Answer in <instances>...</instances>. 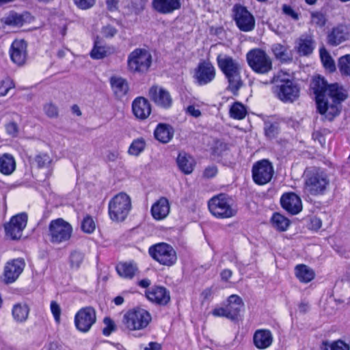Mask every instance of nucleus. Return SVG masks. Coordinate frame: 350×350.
Listing matches in <instances>:
<instances>
[{
	"mask_svg": "<svg viewBox=\"0 0 350 350\" xmlns=\"http://www.w3.org/2000/svg\"><path fill=\"white\" fill-rule=\"evenodd\" d=\"M310 88L315 95L319 113L329 121L339 115L341 103L347 96L342 86L338 83L328 84L323 77L316 76L311 81Z\"/></svg>",
	"mask_w": 350,
	"mask_h": 350,
	"instance_id": "nucleus-1",
	"label": "nucleus"
},
{
	"mask_svg": "<svg viewBox=\"0 0 350 350\" xmlns=\"http://www.w3.org/2000/svg\"><path fill=\"white\" fill-rule=\"evenodd\" d=\"M218 68L227 79L228 90L233 94H237L243 83L241 72L242 65L241 62L226 54H219L217 57Z\"/></svg>",
	"mask_w": 350,
	"mask_h": 350,
	"instance_id": "nucleus-2",
	"label": "nucleus"
},
{
	"mask_svg": "<svg viewBox=\"0 0 350 350\" xmlns=\"http://www.w3.org/2000/svg\"><path fill=\"white\" fill-rule=\"evenodd\" d=\"M330 183L327 174L319 168L308 169L305 172L304 190L312 196L323 195Z\"/></svg>",
	"mask_w": 350,
	"mask_h": 350,
	"instance_id": "nucleus-3",
	"label": "nucleus"
},
{
	"mask_svg": "<svg viewBox=\"0 0 350 350\" xmlns=\"http://www.w3.org/2000/svg\"><path fill=\"white\" fill-rule=\"evenodd\" d=\"M151 321L152 316L148 310L135 308L124 314L122 324L129 331H139L146 328Z\"/></svg>",
	"mask_w": 350,
	"mask_h": 350,
	"instance_id": "nucleus-4",
	"label": "nucleus"
},
{
	"mask_svg": "<svg viewBox=\"0 0 350 350\" xmlns=\"http://www.w3.org/2000/svg\"><path fill=\"white\" fill-rule=\"evenodd\" d=\"M246 60L250 68L257 74L267 75L273 68L271 58L258 48L250 50L246 54Z\"/></svg>",
	"mask_w": 350,
	"mask_h": 350,
	"instance_id": "nucleus-5",
	"label": "nucleus"
},
{
	"mask_svg": "<svg viewBox=\"0 0 350 350\" xmlns=\"http://www.w3.org/2000/svg\"><path fill=\"white\" fill-rule=\"evenodd\" d=\"M131 209V200L125 193H119L108 204L109 215L113 221H122Z\"/></svg>",
	"mask_w": 350,
	"mask_h": 350,
	"instance_id": "nucleus-6",
	"label": "nucleus"
},
{
	"mask_svg": "<svg viewBox=\"0 0 350 350\" xmlns=\"http://www.w3.org/2000/svg\"><path fill=\"white\" fill-rule=\"evenodd\" d=\"M208 206L211 214L219 219L232 217L237 212L232 206L231 199L223 193L211 198L208 202Z\"/></svg>",
	"mask_w": 350,
	"mask_h": 350,
	"instance_id": "nucleus-7",
	"label": "nucleus"
},
{
	"mask_svg": "<svg viewBox=\"0 0 350 350\" xmlns=\"http://www.w3.org/2000/svg\"><path fill=\"white\" fill-rule=\"evenodd\" d=\"M151 64L152 55L148 51L144 49H136L128 56L127 67L132 73H146L149 70Z\"/></svg>",
	"mask_w": 350,
	"mask_h": 350,
	"instance_id": "nucleus-8",
	"label": "nucleus"
},
{
	"mask_svg": "<svg viewBox=\"0 0 350 350\" xmlns=\"http://www.w3.org/2000/svg\"><path fill=\"white\" fill-rule=\"evenodd\" d=\"M72 225L62 218L51 221L49 225V236L51 243L60 244L70 240L72 234Z\"/></svg>",
	"mask_w": 350,
	"mask_h": 350,
	"instance_id": "nucleus-9",
	"label": "nucleus"
},
{
	"mask_svg": "<svg viewBox=\"0 0 350 350\" xmlns=\"http://www.w3.org/2000/svg\"><path fill=\"white\" fill-rule=\"evenodd\" d=\"M148 253L154 260L164 266H172L177 260L175 250L166 243H159L150 246Z\"/></svg>",
	"mask_w": 350,
	"mask_h": 350,
	"instance_id": "nucleus-10",
	"label": "nucleus"
},
{
	"mask_svg": "<svg viewBox=\"0 0 350 350\" xmlns=\"http://www.w3.org/2000/svg\"><path fill=\"white\" fill-rule=\"evenodd\" d=\"M274 174L273 167L267 159L260 160L252 167V178L255 183L263 185L271 181Z\"/></svg>",
	"mask_w": 350,
	"mask_h": 350,
	"instance_id": "nucleus-11",
	"label": "nucleus"
},
{
	"mask_svg": "<svg viewBox=\"0 0 350 350\" xmlns=\"http://www.w3.org/2000/svg\"><path fill=\"white\" fill-rule=\"evenodd\" d=\"M275 96L284 103H293L299 96V88L294 81L279 84L273 87Z\"/></svg>",
	"mask_w": 350,
	"mask_h": 350,
	"instance_id": "nucleus-12",
	"label": "nucleus"
},
{
	"mask_svg": "<svg viewBox=\"0 0 350 350\" xmlns=\"http://www.w3.org/2000/svg\"><path fill=\"white\" fill-rule=\"evenodd\" d=\"M27 215L25 213L13 216L10 221L4 226L6 236L13 240L21 239L23 231L27 226Z\"/></svg>",
	"mask_w": 350,
	"mask_h": 350,
	"instance_id": "nucleus-13",
	"label": "nucleus"
},
{
	"mask_svg": "<svg viewBox=\"0 0 350 350\" xmlns=\"http://www.w3.org/2000/svg\"><path fill=\"white\" fill-rule=\"evenodd\" d=\"M234 21L239 29L245 32L251 31L255 27V19L253 15L241 5H235L234 8Z\"/></svg>",
	"mask_w": 350,
	"mask_h": 350,
	"instance_id": "nucleus-14",
	"label": "nucleus"
},
{
	"mask_svg": "<svg viewBox=\"0 0 350 350\" xmlns=\"http://www.w3.org/2000/svg\"><path fill=\"white\" fill-rule=\"evenodd\" d=\"M216 70L210 62H200L196 69L194 78L199 85H206L214 80Z\"/></svg>",
	"mask_w": 350,
	"mask_h": 350,
	"instance_id": "nucleus-15",
	"label": "nucleus"
},
{
	"mask_svg": "<svg viewBox=\"0 0 350 350\" xmlns=\"http://www.w3.org/2000/svg\"><path fill=\"white\" fill-rule=\"evenodd\" d=\"M25 262L22 258L11 260L5 264L3 270V281L6 284L14 282L22 273Z\"/></svg>",
	"mask_w": 350,
	"mask_h": 350,
	"instance_id": "nucleus-16",
	"label": "nucleus"
},
{
	"mask_svg": "<svg viewBox=\"0 0 350 350\" xmlns=\"http://www.w3.org/2000/svg\"><path fill=\"white\" fill-rule=\"evenodd\" d=\"M27 43L23 40H15L10 49L12 61L17 65H23L27 57Z\"/></svg>",
	"mask_w": 350,
	"mask_h": 350,
	"instance_id": "nucleus-17",
	"label": "nucleus"
},
{
	"mask_svg": "<svg viewBox=\"0 0 350 350\" xmlns=\"http://www.w3.org/2000/svg\"><path fill=\"white\" fill-rule=\"evenodd\" d=\"M149 96L154 103L163 108H169L172 104L170 93L159 86H152L149 90Z\"/></svg>",
	"mask_w": 350,
	"mask_h": 350,
	"instance_id": "nucleus-18",
	"label": "nucleus"
},
{
	"mask_svg": "<svg viewBox=\"0 0 350 350\" xmlns=\"http://www.w3.org/2000/svg\"><path fill=\"white\" fill-rule=\"evenodd\" d=\"M280 202L283 208L292 215H296L302 210L301 200L294 193L283 194L281 197Z\"/></svg>",
	"mask_w": 350,
	"mask_h": 350,
	"instance_id": "nucleus-19",
	"label": "nucleus"
},
{
	"mask_svg": "<svg viewBox=\"0 0 350 350\" xmlns=\"http://www.w3.org/2000/svg\"><path fill=\"white\" fill-rule=\"evenodd\" d=\"M147 298L152 302L165 305L170 300V292L163 286H154L146 291Z\"/></svg>",
	"mask_w": 350,
	"mask_h": 350,
	"instance_id": "nucleus-20",
	"label": "nucleus"
},
{
	"mask_svg": "<svg viewBox=\"0 0 350 350\" xmlns=\"http://www.w3.org/2000/svg\"><path fill=\"white\" fill-rule=\"evenodd\" d=\"M132 109L135 116L140 120L146 119L151 113L150 104L144 97H137L133 101Z\"/></svg>",
	"mask_w": 350,
	"mask_h": 350,
	"instance_id": "nucleus-21",
	"label": "nucleus"
},
{
	"mask_svg": "<svg viewBox=\"0 0 350 350\" xmlns=\"http://www.w3.org/2000/svg\"><path fill=\"white\" fill-rule=\"evenodd\" d=\"M153 9L162 14H169L180 8V0H152Z\"/></svg>",
	"mask_w": 350,
	"mask_h": 350,
	"instance_id": "nucleus-22",
	"label": "nucleus"
},
{
	"mask_svg": "<svg viewBox=\"0 0 350 350\" xmlns=\"http://www.w3.org/2000/svg\"><path fill=\"white\" fill-rule=\"evenodd\" d=\"M151 214L156 220H162L167 217L170 211L169 200L161 197L156 201L151 207Z\"/></svg>",
	"mask_w": 350,
	"mask_h": 350,
	"instance_id": "nucleus-23",
	"label": "nucleus"
},
{
	"mask_svg": "<svg viewBox=\"0 0 350 350\" xmlns=\"http://www.w3.org/2000/svg\"><path fill=\"white\" fill-rule=\"evenodd\" d=\"M273 340V335L269 329H257L253 336L254 345L258 349H267L271 345Z\"/></svg>",
	"mask_w": 350,
	"mask_h": 350,
	"instance_id": "nucleus-24",
	"label": "nucleus"
},
{
	"mask_svg": "<svg viewBox=\"0 0 350 350\" xmlns=\"http://www.w3.org/2000/svg\"><path fill=\"white\" fill-rule=\"evenodd\" d=\"M349 32L347 27L338 25L334 27L327 35V42L332 46H337L348 40Z\"/></svg>",
	"mask_w": 350,
	"mask_h": 350,
	"instance_id": "nucleus-25",
	"label": "nucleus"
},
{
	"mask_svg": "<svg viewBox=\"0 0 350 350\" xmlns=\"http://www.w3.org/2000/svg\"><path fill=\"white\" fill-rule=\"evenodd\" d=\"M110 84L115 96L120 99L125 96L129 90V85L126 79L118 76L110 78Z\"/></svg>",
	"mask_w": 350,
	"mask_h": 350,
	"instance_id": "nucleus-26",
	"label": "nucleus"
},
{
	"mask_svg": "<svg viewBox=\"0 0 350 350\" xmlns=\"http://www.w3.org/2000/svg\"><path fill=\"white\" fill-rule=\"evenodd\" d=\"M174 133L173 127L165 123L159 124L154 132L155 138L163 144L168 143L173 138Z\"/></svg>",
	"mask_w": 350,
	"mask_h": 350,
	"instance_id": "nucleus-27",
	"label": "nucleus"
},
{
	"mask_svg": "<svg viewBox=\"0 0 350 350\" xmlns=\"http://www.w3.org/2000/svg\"><path fill=\"white\" fill-rule=\"evenodd\" d=\"M29 14L27 13L18 14L12 12L2 18V22L12 27H21L27 22Z\"/></svg>",
	"mask_w": 350,
	"mask_h": 350,
	"instance_id": "nucleus-28",
	"label": "nucleus"
},
{
	"mask_svg": "<svg viewBox=\"0 0 350 350\" xmlns=\"http://www.w3.org/2000/svg\"><path fill=\"white\" fill-rule=\"evenodd\" d=\"M16 170V161L14 157L8 153L0 156V172L4 175H10Z\"/></svg>",
	"mask_w": 350,
	"mask_h": 350,
	"instance_id": "nucleus-29",
	"label": "nucleus"
},
{
	"mask_svg": "<svg viewBox=\"0 0 350 350\" xmlns=\"http://www.w3.org/2000/svg\"><path fill=\"white\" fill-rule=\"evenodd\" d=\"M176 161L179 169L183 173L189 174L193 172L195 161L189 154L186 152H180Z\"/></svg>",
	"mask_w": 350,
	"mask_h": 350,
	"instance_id": "nucleus-30",
	"label": "nucleus"
},
{
	"mask_svg": "<svg viewBox=\"0 0 350 350\" xmlns=\"http://www.w3.org/2000/svg\"><path fill=\"white\" fill-rule=\"evenodd\" d=\"M295 274L298 280L303 283L312 281L315 275L314 271L308 266L301 264L295 267Z\"/></svg>",
	"mask_w": 350,
	"mask_h": 350,
	"instance_id": "nucleus-31",
	"label": "nucleus"
},
{
	"mask_svg": "<svg viewBox=\"0 0 350 350\" xmlns=\"http://www.w3.org/2000/svg\"><path fill=\"white\" fill-rule=\"evenodd\" d=\"M110 53L109 49L104 44L103 40L96 37L94 46L90 52V56L94 59H101Z\"/></svg>",
	"mask_w": 350,
	"mask_h": 350,
	"instance_id": "nucleus-32",
	"label": "nucleus"
},
{
	"mask_svg": "<svg viewBox=\"0 0 350 350\" xmlns=\"http://www.w3.org/2000/svg\"><path fill=\"white\" fill-rule=\"evenodd\" d=\"M116 271L120 277L131 279L137 271V267L132 262H120L116 266Z\"/></svg>",
	"mask_w": 350,
	"mask_h": 350,
	"instance_id": "nucleus-33",
	"label": "nucleus"
},
{
	"mask_svg": "<svg viewBox=\"0 0 350 350\" xmlns=\"http://www.w3.org/2000/svg\"><path fill=\"white\" fill-rule=\"evenodd\" d=\"M29 313V308L26 304H15L12 310L14 319L18 323L26 321Z\"/></svg>",
	"mask_w": 350,
	"mask_h": 350,
	"instance_id": "nucleus-34",
	"label": "nucleus"
},
{
	"mask_svg": "<svg viewBox=\"0 0 350 350\" xmlns=\"http://www.w3.org/2000/svg\"><path fill=\"white\" fill-rule=\"evenodd\" d=\"M75 325L77 330L85 333L88 332V308L80 309L75 316Z\"/></svg>",
	"mask_w": 350,
	"mask_h": 350,
	"instance_id": "nucleus-35",
	"label": "nucleus"
},
{
	"mask_svg": "<svg viewBox=\"0 0 350 350\" xmlns=\"http://www.w3.org/2000/svg\"><path fill=\"white\" fill-rule=\"evenodd\" d=\"M228 305L226 308L228 310H232L233 309L235 310L234 319L237 318L241 310L244 307L243 301L241 297L237 295H232L228 299Z\"/></svg>",
	"mask_w": 350,
	"mask_h": 350,
	"instance_id": "nucleus-36",
	"label": "nucleus"
},
{
	"mask_svg": "<svg viewBox=\"0 0 350 350\" xmlns=\"http://www.w3.org/2000/svg\"><path fill=\"white\" fill-rule=\"evenodd\" d=\"M271 221L273 226L280 231H286L290 225V221L278 213L273 215Z\"/></svg>",
	"mask_w": 350,
	"mask_h": 350,
	"instance_id": "nucleus-37",
	"label": "nucleus"
},
{
	"mask_svg": "<svg viewBox=\"0 0 350 350\" xmlns=\"http://www.w3.org/2000/svg\"><path fill=\"white\" fill-rule=\"evenodd\" d=\"M314 49V42L310 38H300L298 41L297 50L303 55L310 54Z\"/></svg>",
	"mask_w": 350,
	"mask_h": 350,
	"instance_id": "nucleus-38",
	"label": "nucleus"
},
{
	"mask_svg": "<svg viewBox=\"0 0 350 350\" xmlns=\"http://www.w3.org/2000/svg\"><path fill=\"white\" fill-rule=\"evenodd\" d=\"M321 349L323 350H350L349 345L341 340L324 341Z\"/></svg>",
	"mask_w": 350,
	"mask_h": 350,
	"instance_id": "nucleus-39",
	"label": "nucleus"
},
{
	"mask_svg": "<svg viewBox=\"0 0 350 350\" xmlns=\"http://www.w3.org/2000/svg\"><path fill=\"white\" fill-rule=\"evenodd\" d=\"M247 111L245 106L239 102L234 103L230 109V117L236 120L243 119Z\"/></svg>",
	"mask_w": 350,
	"mask_h": 350,
	"instance_id": "nucleus-40",
	"label": "nucleus"
},
{
	"mask_svg": "<svg viewBox=\"0 0 350 350\" xmlns=\"http://www.w3.org/2000/svg\"><path fill=\"white\" fill-rule=\"evenodd\" d=\"M146 146V142L143 138H138L133 140L129 148L128 152L131 155L138 156L144 151Z\"/></svg>",
	"mask_w": 350,
	"mask_h": 350,
	"instance_id": "nucleus-41",
	"label": "nucleus"
},
{
	"mask_svg": "<svg viewBox=\"0 0 350 350\" xmlns=\"http://www.w3.org/2000/svg\"><path fill=\"white\" fill-rule=\"evenodd\" d=\"M287 81H293L291 79L290 73L281 70L273 75L270 81V83L277 85L279 84L287 83Z\"/></svg>",
	"mask_w": 350,
	"mask_h": 350,
	"instance_id": "nucleus-42",
	"label": "nucleus"
},
{
	"mask_svg": "<svg viewBox=\"0 0 350 350\" xmlns=\"http://www.w3.org/2000/svg\"><path fill=\"white\" fill-rule=\"evenodd\" d=\"M272 51L277 59L286 62L290 59L286 46L281 44H275L272 46Z\"/></svg>",
	"mask_w": 350,
	"mask_h": 350,
	"instance_id": "nucleus-43",
	"label": "nucleus"
},
{
	"mask_svg": "<svg viewBox=\"0 0 350 350\" xmlns=\"http://www.w3.org/2000/svg\"><path fill=\"white\" fill-rule=\"evenodd\" d=\"M320 57L323 66L327 69H329L330 71L335 70L334 62L326 49L323 48L320 49Z\"/></svg>",
	"mask_w": 350,
	"mask_h": 350,
	"instance_id": "nucleus-44",
	"label": "nucleus"
},
{
	"mask_svg": "<svg viewBox=\"0 0 350 350\" xmlns=\"http://www.w3.org/2000/svg\"><path fill=\"white\" fill-rule=\"evenodd\" d=\"M338 68L342 75L350 77V55H345L338 60Z\"/></svg>",
	"mask_w": 350,
	"mask_h": 350,
	"instance_id": "nucleus-45",
	"label": "nucleus"
},
{
	"mask_svg": "<svg viewBox=\"0 0 350 350\" xmlns=\"http://www.w3.org/2000/svg\"><path fill=\"white\" fill-rule=\"evenodd\" d=\"M34 161L38 167H48L52 162V159L47 153H39L34 159Z\"/></svg>",
	"mask_w": 350,
	"mask_h": 350,
	"instance_id": "nucleus-46",
	"label": "nucleus"
},
{
	"mask_svg": "<svg viewBox=\"0 0 350 350\" xmlns=\"http://www.w3.org/2000/svg\"><path fill=\"white\" fill-rule=\"evenodd\" d=\"M235 310L233 309L232 310L230 311L228 310L227 308H215L213 310L212 314L215 317H226L227 319L234 320V314H235Z\"/></svg>",
	"mask_w": 350,
	"mask_h": 350,
	"instance_id": "nucleus-47",
	"label": "nucleus"
},
{
	"mask_svg": "<svg viewBox=\"0 0 350 350\" xmlns=\"http://www.w3.org/2000/svg\"><path fill=\"white\" fill-rule=\"evenodd\" d=\"M50 310L54 318L56 324L59 325L61 322L62 308L56 301H51L50 303Z\"/></svg>",
	"mask_w": 350,
	"mask_h": 350,
	"instance_id": "nucleus-48",
	"label": "nucleus"
},
{
	"mask_svg": "<svg viewBox=\"0 0 350 350\" xmlns=\"http://www.w3.org/2000/svg\"><path fill=\"white\" fill-rule=\"evenodd\" d=\"M14 88V83L10 78L0 80V96H5Z\"/></svg>",
	"mask_w": 350,
	"mask_h": 350,
	"instance_id": "nucleus-49",
	"label": "nucleus"
},
{
	"mask_svg": "<svg viewBox=\"0 0 350 350\" xmlns=\"http://www.w3.org/2000/svg\"><path fill=\"white\" fill-rule=\"evenodd\" d=\"M311 22L313 25H315L318 27H323L326 23L325 16L321 12H312Z\"/></svg>",
	"mask_w": 350,
	"mask_h": 350,
	"instance_id": "nucleus-50",
	"label": "nucleus"
},
{
	"mask_svg": "<svg viewBox=\"0 0 350 350\" xmlns=\"http://www.w3.org/2000/svg\"><path fill=\"white\" fill-rule=\"evenodd\" d=\"M105 327L103 329V333L105 336H109L112 332L116 329V325L114 321L109 317H105L103 320Z\"/></svg>",
	"mask_w": 350,
	"mask_h": 350,
	"instance_id": "nucleus-51",
	"label": "nucleus"
},
{
	"mask_svg": "<svg viewBox=\"0 0 350 350\" xmlns=\"http://www.w3.org/2000/svg\"><path fill=\"white\" fill-rule=\"evenodd\" d=\"M264 129L266 136L269 138L274 137L278 133V126L274 124L265 123Z\"/></svg>",
	"mask_w": 350,
	"mask_h": 350,
	"instance_id": "nucleus-52",
	"label": "nucleus"
},
{
	"mask_svg": "<svg viewBox=\"0 0 350 350\" xmlns=\"http://www.w3.org/2000/svg\"><path fill=\"white\" fill-rule=\"evenodd\" d=\"M282 12L294 21H297L299 19V14L288 5L284 4L282 5Z\"/></svg>",
	"mask_w": 350,
	"mask_h": 350,
	"instance_id": "nucleus-53",
	"label": "nucleus"
},
{
	"mask_svg": "<svg viewBox=\"0 0 350 350\" xmlns=\"http://www.w3.org/2000/svg\"><path fill=\"white\" fill-rule=\"evenodd\" d=\"M45 113L50 118L56 117L58 114L57 108L51 103L46 104L44 107Z\"/></svg>",
	"mask_w": 350,
	"mask_h": 350,
	"instance_id": "nucleus-54",
	"label": "nucleus"
},
{
	"mask_svg": "<svg viewBox=\"0 0 350 350\" xmlns=\"http://www.w3.org/2000/svg\"><path fill=\"white\" fill-rule=\"evenodd\" d=\"M117 29L111 25L105 26L102 29V33L105 38H112L117 33Z\"/></svg>",
	"mask_w": 350,
	"mask_h": 350,
	"instance_id": "nucleus-55",
	"label": "nucleus"
},
{
	"mask_svg": "<svg viewBox=\"0 0 350 350\" xmlns=\"http://www.w3.org/2000/svg\"><path fill=\"white\" fill-rule=\"evenodd\" d=\"M120 158V152L118 150H111L107 152L105 159L108 161L114 162Z\"/></svg>",
	"mask_w": 350,
	"mask_h": 350,
	"instance_id": "nucleus-56",
	"label": "nucleus"
},
{
	"mask_svg": "<svg viewBox=\"0 0 350 350\" xmlns=\"http://www.w3.org/2000/svg\"><path fill=\"white\" fill-rule=\"evenodd\" d=\"M186 113L194 118H198L202 115L200 110L193 105L188 106L186 109Z\"/></svg>",
	"mask_w": 350,
	"mask_h": 350,
	"instance_id": "nucleus-57",
	"label": "nucleus"
},
{
	"mask_svg": "<svg viewBox=\"0 0 350 350\" xmlns=\"http://www.w3.org/2000/svg\"><path fill=\"white\" fill-rule=\"evenodd\" d=\"M5 129L7 133L10 135L14 136L18 133V126L14 122H10L6 124Z\"/></svg>",
	"mask_w": 350,
	"mask_h": 350,
	"instance_id": "nucleus-58",
	"label": "nucleus"
},
{
	"mask_svg": "<svg viewBox=\"0 0 350 350\" xmlns=\"http://www.w3.org/2000/svg\"><path fill=\"white\" fill-rule=\"evenodd\" d=\"M217 173L215 166H209L204 170V176L208 178L214 177Z\"/></svg>",
	"mask_w": 350,
	"mask_h": 350,
	"instance_id": "nucleus-59",
	"label": "nucleus"
},
{
	"mask_svg": "<svg viewBox=\"0 0 350 350\" xmlns=\"http://www.w3.org/2000/svg\"><path fill=\"white\" fill-rule=\"evenodd\" d=\"M310 225L312 230H317L321 228L322 222L319 218L314 217L311 219Z\"/></svg>",
	"mask_w": 350,
	"mask_h": 350,
	"instance_id": "nucleus-60",
	"label": "nucleus"
},
{
	"mask_svg": "<svg viewBox=\"0 0 350 350\" xmlns=\"http://www.w3.org/2000/svg\"><path fill=\"white\" fill-rule=\"evenodd\" d=\"M118 0H107V6L109 11H114L118 9Z\"/></svg>",
	"mask_w": 350,
	"mask_h": 350,
	"instance_id": "nucleus-61",
	"label": "nucleus"
},
{
	"mask_svg": "<svg viewBox=\"0 0 350 350\" xmlns=\"http://www.w3.org/2000/svg\"><path fill=\"white\" fill-rule=\"evenodd\" d=\"M312 137L315 141H318L322 146L325 143V137L318 131L313 133Z\"/></svg>",
	"mask_w": 350,
	"mask_h": 350,
	"instance_id": "nucleus-62",
	"label": "nucleus"
},
{
	"mask_svg": "<svg viewBox=\"0 0 350 350\" xmlns=\"http://www.w3.org/2000/svg\"><path fill=\"white\" fill-rule=\"evenodd\" d=\"M161 346L156 342H150L145 348L144 350H160Z\"/></svg>",
	"mask_w": 350,
	"mask_h": 350,
	"instance_id": "nucleus-63",
	"label": "nucleus"
},
{
	"mask_svg": "<svg viewBox=\"0 0 350 350\" xmlns=\"http://www.w3.org/2000/svg\"><path fill=\"white\" fill-rule=\"evenodd\" d=\"M74 2L78 8L82 10L88 8V0H74Z\"/></svg>",
	"mask_w": 350,
	"mask_h": 350,
	"instance_id": "nucleus-64",
	"label": "nucleus"
}]
</instances>
